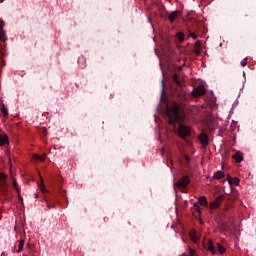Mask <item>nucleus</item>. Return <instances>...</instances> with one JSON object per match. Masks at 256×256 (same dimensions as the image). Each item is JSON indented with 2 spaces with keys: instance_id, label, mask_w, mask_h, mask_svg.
Masks as SVG:
<instances>
[{
  "instance_id": "obj_1",
  "label": "nucleus",
  "mask_w": 256,
  "mask_h": 256,
  "mask_svg": "<svg viewBox=\"0 0 256 256\" xmlns=\"http://www.w3.org/2000/svg\"><path fill=\"white\" fill-rule=\"evenodd\" d=\"M167 115L169 117V124L170 125H175V121L177 123H181L183 119H185V115L181 113V108H179V104L174 103L172 107H167Z\"/></svg>"
},
{
  "instance_id": "obj_2",
  "label": "nucleus",
  "mask_w": 256,
  "mask_h": 256,
  "mask_svg": "<svg viewBox=\"0 0 256 256\" xmlns=\"http://www.w3.org/2000/svg\"><path fill=\"white\" fill-rule=\"evenodd\" d=\"M178 135L182 138L185 139V137H189L191 135V128H189L186 125L179 124L178 127Z\"/></svg>"
},
{
  "instance_id": "obj_3",
  "label": "nucleus",
  "mask_w": 256,
  "mask_h": 256,
  "mask_svg": "<svg viewBox=\"0 0 256 256\" xmlns=\"http://www.w3.org/2000/svg\"><path fill=\"white\" fill-rule=\"evenodd\" d=\"M198 139L201 143V145L204 147V149L209 145V136L205 133H201L198 136Z\"/></svg>"
},
{
  "instance_id": "obj_4",
  "label": "nucleus",
  "mask_w": 256,
  "mask_h": 256,
  "mask_svg": "<svg viewBox=\"0 0 256 256\" xmlns=\"http://www.w3.org/2000/svg\"><path fill=\"white\" fill-rule=\"evenodd\" d=\"M189 183H190V180H189L188 176H184L176 183V186L179 187L180 189H183V188L187 187L189 185Z\"/></svg>"
},
{
  "instance_id": "obj_5",
  "label": "nucleus",
  "mask_w": 256,
  "mask_h": 256,
  "mask_svg": "<svg viewBox=\"0 0 256 256\" xmlns=\"http://www.w3.org/2000/svg\"><path fill=\"white\" fill-rule=\"evenodd\" d=\"M203 248L206 249V251H210V253H215V246H213L212 240H206L203 242Z\"/></svg>"
},
{
  "instance_id": "obj_6",
  "label": "nucleus",
  "mask_w": 256,
  "mask_h": 256,
  "mask_svg": "<svg viewBox=\"0 0 256 256\" xmlns=\"http://www.w3.org/2000/svg\"><path fill=\"white\" fill-rule=\"evenodd\" d=\"M205 86L199 85L196 89L193 90L194 97H201V95H205Z\"/></svg>"
},
{
  "instance_id": "obj_7",
  "label": "nucleus",
  "mask_w": 256,
  "mask_h": 256,
  "mask_svg": "<svg viewBox=\"0 0 256 256\" xmlns=\"http://www.w3.org/2000/svg\"><path fill=\"white\" fill-rule=\"evenodd\" d=\"M222 202L223 196H219L210 204V209H217V207H219V205H221Z\"/></svg>"
},
{
  "instance_id": "obj_8",
  "label": "nucleus",
  "mask_w": 256,
  "mask_h": 256,
  "mask_svg": "<svg viewBox=\"0 0 256 256\" xmlns=\"http://www.w3.org/2000/svg\"><path fill=\"white\" fill-rule=\"evenodd\" d=\"M14 189L17 191L18 198L20 201H22L23 198H21V189L19 188V184L17 183V180L13 178V183H12Z\"/></svg>"
},
{
  "instance_id": "obj_9",
  "label": "nucleus",
  "mask_w": 256,
  "mask_h": 256,
  "mask_svg": "<svg viewBox=\"0 0 256 256\" xmlns=\"http://www.w3.org/2000/svg\"><path fill=\"white\" fill-rule=\"evenodd\" d=\"M180 14H181V12H179V11H177V10L174 11V12H172V13H170V15H169V17H168L170 23H173V21H175V19H177Z\"/></svg>"
},
{
  "instance_id": "obj_10",
  "label": "nucleus",
  "mask_w": 256,
  "mask_h": 256,
  "mask_svg": "<svg viewBox=\"0 0 256 256\" xmlns=\"http://www.w3.org/2000/svg\"><path fill=\"white\" fill-rule=\"evenodd\" d=\"M189 236L193 243H197V241H199V237L197 236V232L195 230H191L189 232Z\"/></svg>"
},
{
  "instance_id": "obj_11",
  "label": "nucleus",
  "mask_w": 256,
  "mask_h": 256,
  "mask_svg": "<svg viewBox=\"0 0 256 256\" xmlns=\"http://www.w3.org/2000/svg\"><path fill=\"white\" fill-rule=\"evenodd\" d=\"M9 143V137L7 135H1L0 134V147H3V145Z\"/></svg>"
},
{
  "instance_id": "obj_12",
  "label": "nucleus",
  "mask_w": 256,
  "mask_h": 256,
  "mask_svg": "<svg viewBox=\"0 0 256 256\" xmlns=\"http://www.w3.org/2000/svg\"><path fill=\"white\" fill-rule=\"evenodd\" d=\"M233 159L236 161V163H241V161H243V153L241 152H236L233 155Z\"/></svg>"
},
{
  "instance_id": "obj_13",
  "label": "nucleus",
  "mask_w": 256,
  "mask_h": 256,
  "mask_svg": "<svg viewBox=\"0 0 256 256\" xmlns=\"http://www.w3.org/2000/svg\"><path fill=\"white\" fill-rule=\"evenodd\" d=\"M223 177H225V173L223 171H217L212 179H214L215 181L219 180V179H223Z\"/></svg>"
},
{
  "instance_id": "obj_14",
  "label": "nucleus",
  "mask_w": 256,
  "mask_h": 256,
  "mask_svg": "<svg viewBox=\"0 0 256 256\" xmlns=\"http://www.w3.org/2000/svg\"><path fill=\"white\" fill-rule=\"evenodd\" d=\"M33 159L34 161L43 162L45 161V159H47V156L45 154H42L41 156H39L38 154H34Z\"/></svg>"
},
{
  "instance_id": "obj_15",
  "label": "nucleus",
  "mask_w": 256,
  "mask_h": 256,
  "mask_svg": "<svg viewBox=\"0 0 256 256\" xmlns=\"http://www.w3.org/2000/svg\"><path fill=\"white\" fill-rule=\"evenodd\" d=\"M173 81H174V83H176V85H178V87L183 86V81H181V79H179V76L177 74L173 75Z\"/></svg>"
},
{
  "instance_id": "obj_16",
  "label": "nucleus",
  "mask_w": 256,
  "mask_h": 256,
  "mask_svg": "<svg viewBox=\"0 0 256 256\" xmlns=\"http://www.w3.org/2000/svg\"><path fill=\"white\" fill-rule=\"evenodd\" d=\"M198 203L202 206V207H207V198L205 196H200L198 198Z\"/></svg>"
},
{
  "instance_id": "obj_17",
  "label": "nucleus",
  "mask_w": 256,
  "mask_h": 256,
  "mask_svg": "<svg viewBox=\"0 0 256 256\" xmlns=\"http://www.w3.org/2000/svg\"><path fill=\"white\" fill-rule=\"evenodd\" d=\"M7 183V176L0 172V187Z\"/></svg>"
},
{
  "instance_id": "obj_18",
  "label": "nucleus",
  "mask_w": 256,
  "mask_h": 256,
  "mask_svg": "<svg viewBox=\"0 0 256 256\" xmlns=\"http://www.w3.org/2000/svg\"><path fill=\"white\" fill-rule=\"evenodd\" d=\"M23 247H25V240H19L18 248L16 249V253H21L23 251Z\"/></svg>"
},
{
  "instance_id": "obj_19",
  "label": "nucleus",
  "mask_w": 256,
  "mask_h": 256,
  "mask_svg": "<svg viewBox=\"0 0 256 256\" xmlns=\"http://www.w3.org/2000/svg\"><path fill=\"white\" fill-rule=\"evenodd\" d=\"M239 183H240L239 178H232V180H230L229 185H230V187H233V185L237 187V185H239Z\"/></svg>"
},
{
  "instance_id": "obj_20",
  "label": "nucleus",
  "mask_w": 256,
  "mask_h": 256,
  "mask_svg": "<svg viewBox=\"0 0 256 256\" xmlns=\"http://www.w3.org/2000/svg\"><path fill=\"white\" fill-rule=\"evenodd\" d=\"M177 38L180 41V43H183V41H185V34H183V32H178Z\"/></svg>"
},
{
  "instance_id": "obj_21",
  "label": "nucleus",
  "mask_w": 256,
  "mask_h": 256,
  "mask_svg": "<svg viewBox=\"0 0 256 256\" xmlns=\"http://www.w3.org/2000/svg\"><path fill=\"white\" fill-rule=\"evenodd\" d=\"M4 117H7L9 115V111L7 110V107H5V103H2V109H1Z\"/></svg>"
},
{
  "instance_id": "obj_22",
  "label": "nucleus",
  "mask_w": 256,
  "mask_h": 256,
  "mask_svg": "<svg viewBox=\"0 0 256 256\" xmlns=\"http://www.w3.org/2000/svg\"><path fill=\"white\" fill-rule=\"evenodd\" d=\"M1 41H7V36L5 35V30H0Z\"/></svg>"
},
{
  "instance_id": "obj_23",
  "label": "nucleus",
  "mask_w": 256,
  "mask_h": 256,
  "mask_svg": "<svg viewBox=\"0 0 256 256\" xmlns=\"http://www.w3.org/2000/svg\"><path fill=\"white\" fill-rule=\"evenodd\" d=\"M218 251L219 253H221V255H223V253H225V247H223L222 245H218Z\"/></svg>"
},
{
  "instance_id": "obj_24",
  "label": "nucleus",
  "mask_w": 256,
  "mask_h": 256,
  "mask_svg": "<svg viewBox=\"0 0 256 256\" xmlns=\"http://www.w3.org/2000/svg\"><path fill=\"white\" fill-rule=\"evenodd\" d=\"M193 207L196 209L198 213H201V207H199L197 203H194Z\"/></svg>"
},
{
  "instance_id": "obj_25",
  "label": "nucleus",
  "mask_w": 256,
  "mask_h": 256,
  "mask_svg": "<svg viewBox=\"0 0 256 256\" xmlns=\"http://www.w3.org/2000/svg\"><path fill=\"white\" fill-rule=\"evenodd\" d=\"M162 95H165V81L162 80Z\"/></svg>"
},
{
  "instance_id": "obj_26",
  "label": "nucleus",
  "mask_w": 256,
  "mask_h": 256,
  "mask_svg": "<svg viewBox=\"0 0 256 256\" xmlns=\"http://www.w3.org/2000/svg\"><path fill=\"white\" fill-rule=\"evenodd\" d=\"M3 27H5V22H3V20H0V31H3Z\"/></svg>"
},
{
  "instance_id": "obj_27",
  "label": "nucleus",
  "mask_w": 256,
  "mask_h": 256,
  "mask_svg": "<svg viewBox=\"0 0 256 256\" xmlns=\"http://www.w3.org/2000/svg\"><path fill=\"white\" fill-rule=\"evenodd\" d=\"M241 65H242V67H245V65H247V58H244V59L241 61Z\"/></svg>"
},
{
  "instance_id": "obj_28",
  "label": "nucleus",
  "mask_w": 256,
  "mask_h": 256,
  "mask_svg": "<svg viewBox=\"0 0 256 256\" xmlns=\"http://www.w3.org/2000/svg\"><path fill=\"white\" fill-rule=\"evenodd\" d=\"M199 47H201V41H197V42L195 43V48H196V49H199Z\"/></svg>"
},
{
  "instance_id": "obj_29",
  "label": "nucleus",
  "mask_w": 256,
  "mask_h": 256,
  "mask_svg": "<svg viewBox=\"0 0 256 256\" xmlns=\"http://www.w3.org/2000/svg\"><path fill=\"white\" fill-rule=\"evenodd\" d=\"M189 37H191V39H197V36L195 33H190Z\"/></svg>"
},
{
  "instance_id": "obj_30",
  "label": "nucleus",
  "mask_w": 256,
  "mask_h": 256,
  "mask_svg": "<svg viewBox=\"0 0 256 256\" xmlns=\"http://www.w3.org/2000/svg\"><path fill=\"white\" fill-rule=\"evenodd\" d=\"M227 181H228V183H229V185L231 184V181H233V178H231V176H227Z\"/></svg>"
},
{
  "instance_id": "obj_31",
  "label": "nucleus",
  "mask_w": 256,
  "mask_h": 256,
  "mask_svg": "<svg viewBox=\"0 0 256 256\" xmlns=\"http://www.w3.org/2000/svg\"><path fill=\"white\" fill-rule=\"evenodd\" d=\"M40 190H41V191H45V185L43 184V182H42L41 185H40Z\"/></svg>"
},
{
  "instance_id": "obj_32",
  "label": "nucleus",
  "mask_w": 256,
  "mask_h": 256,
  "mask_svg": "<svg viewBox=\"0 0 256 256\" xmlns=\"http://www.w3.org/2000/svg\"><path fill=\"white\" fill-rule=\"evenodd\" d=\"M184 159H185L186 163H189V161H190L189 156H184Z\"/></svg>"
},
{
  "instance_id": "obj_33",
  "label": "nucleus",
  "mask_w": 256,
  "mask_h": 256,
  "mask_svg": "<svg viewBox=\"0 0 256 256\" xmlns=\"http://www.w3.org/2000/svg\"><path fill=\"white\" fill-rule=\"evenodd\" d=\"M225 225H222V228H221V233H225Z\"/></svg>"
},
{
  "instance_id": "obj_34",
  "label": "nucleus",
  "mask_w": 256,
  "mask_h": 256,
  "mask_svg": "<svg viewBox=\"0 0 256 256\" xmlns=\"http://www.w3.org/2000/svg\"><path fill=\"white\" fill-rule=\"evenodd\" d=\"M43 133H45V135H47V129H43Z\"/></svg>"
},
{
  "instance_id": "obj_35",
  "label": "nucleus",
  "mask_w": 256,
  "mask_h": 256,
  "mask_svg": "<svg viewBox=\"0 0 256 256\" xmlns=\"http://www.w3.org/2000/svg\"><path fill=\"white\" fill-rule=\"evenodd\" d=\"M48 209H51V205H47Z\"/></svg>"
},
{
  "instance_id": "obj_36",
  "label": "nucleus",
  "mask_w": 256,
  "mask_h": 256,
  "mask_svg": "<svg viewBox=\"0 0 256 256\" xmlns=\"http://www.w3.org/2000/svg\"><path fill=\"white\" fill-rule=\"evenodd\" d=\"M3 1H5V0H0V3H3Z\"/></svg>"
}]
</instances>
